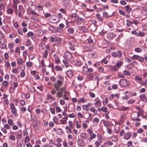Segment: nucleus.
Masks as SVG:
<instances>
[{"instance_id": "obj_8", "label": "nucleus", "mask_w": 147, "mask_h": 147, "mask_svg": "<svg viewBox=\"0 0 147 147\" xmlns=\"http://www.w3.org/2000/svg\"><path fill=\"white\" fill-rule=\"evenodd\" d=\"M94 102L93 103L94 106L98 107H100L101 106V102L100 99L98 97H96L94 99Z\"/></svg>"}, {"instance_id": "obj_61", "label": "nucleus", "mask_w": 147, "mask_h": 147, "mask_svg": "<svg viewBox=\"0 0 147 147\" xmlns=\"http://www.w3.org/2000/svg\"><path fill=\"white\" fill-rule=\"evenodd\" d=\"M76 116V113H72L68 115V116L70 118H75Z\"/></svg>"}, {"instance_id": "obj_37", "label": "nucleus", "mask_w": 147, "mask_h": 147, "mask_svg": "<svg viewBox=\"0 0 147 147\" xmlns=\"http://www.w3.org/2000/svg\"><path fill=\"white\" fill-rule=\"evenodd\" d=\"M67 32L70 34H73L74 33V29L72 28H68Z\"/></svg>"}, {"instance_id": "obj_15", "label": "nucleus", "mask_w": 147, "mask_h": 147, "mask_svg": "<svg viewBox=\"0 0 147 147\" xmlns=\"http://www.w3.org/2000/svg\"><path fill=\"white\" fill-rule=\"evenodd\" d=\"M70 69L69 70H68L66 73L67 76L69 78H71L72 77L73 74V72L71 70L72 68L70 67H68Z\"/></svg>"}, {"instance_id": "obj_55", "label": "nucleus", "mask_w": 147, "mask_h": 147, "mask_svg": "<svg viewBox=\"0 0 147 147\" xmlns=\"http://www.w3.org/2000/svg\"><path fill=\"white\" fill-rule=\"evenodd\" d=\"M5 9V6L3 3L0 4V10H4Z\"/></svg>"}, {"instance_id": "obj_62", "label": "nucleus", "mask_w": 147, "mask_h": 147, "mask_svg": "<svg viewBox=\"0 0 147 147\" xmlns=\"http://www.w3.org/2000/svg\"><path fill=\"white\" fill-rule=\"evenodd\" d=\"M8 123L10 126H11L13 125V121L12 119H9L8 120Z\"/></svg>"}, {"instance_id": "obj_33", "label": "nucleus", "mask_w": 147, "mask_h": 147, "mask_svg": "<svg viewBox=\"0 0 147 147\" xmlns=\"http://www.w3.org/2000/svg\"><path fill=\"white\" fill-rule=\"evenodd\" d=\"M48 51H47V50H45L44 52L43 53V58L46 59L48 57Z\"/></svg>"}, {"instance_id": "obj_10", "label": "nucleus", "mask_w": 147, "mask_h": 147, "mask_svg": "<svg viewBox=\"0 0 147 147\" xmlns=\"http://www.w3.org/2000/svg\"><path fill=\"white\" fill-rule=\"evenodd\" d=\"M62 96L64 100H69V97L70 96L69 92L67 91H64Z\"/></svg>"}, {"instance_id": "obj_56", "label": "nucleus", "mask_w": 147, "mask_h": 147, "mask_svg": "<svg viewBox=\"0 0 147 147\" xmlns=\"http://www.w3.org/2000/svg\"><path fill=\"white\" fill-rule=\"evenodd\" d=\"M126 25L127 26H131L132 24V22L131 21L129 20H126Z\"/></svg>"}, {"instance_id": "obj_16", "label": "nucleus", "mask_w": 147, "mask_h": 147, "mask_svg": "<svg viewBox=\"0 0 147 147\" xmlns=\"http://www.w3.org/2000/svg\"><path fill=\"white\" fill-rule=\"evenodd\" d=\"M131 135L130 133L127 132L126 133L123 137V138L125 140H128L131 137Z\"/></svg>"}, {"instance_id": "obj_63", "label": "nucleus", "mask_w": 147, "mask_h": 147, "mask_svg": "<svg viewBox=\"0 0 147 147\" xmlns=\"http://www.w3.org/2000/svg\"><path fill=\"white\" fill-rule=\"evenodd\" d=\"M119 12L120 14L123 16H124L125 14V12L123 10L121 9H119Z\"/></svg>"}, {"instance_id": "obj_45", "label": "nucleus", "mask_w": 147, "mask_h": 147, "mask_svg": "<svg viewBox=\"0 0 147 147\" xmlns=\"http://www.w3.org/2000/svg\"><path fill=\"white\" fill-rule=\"evenodd\" d=\"M13 26L16 29H17L19 28V25L18 24L17 22H14L13 23Z\"/></svg>"}, {"instance_id": "obj_35", "label": "nucleus", "mask_w": 147, "mask_h": 147, "mask_svg": "<svg viewBox=\"0 0 147 147\" xmlns=\"http://www.w3.org/2000/svg\"><path fill=\"white\" fill-rule=\"evenodd\" d=\"M82 108L86 112L88 111L89 110V107L86 105H83L82 106Z\"/></svg>"}, {"instance_id": "obj_28", "label": "nucleus", "mask_w": 147, "mask_h": 147, "mask_svg": "<svg viewBox=\"0 0 147 147\" xmlns=\"http://www.w3.org/2000/svg\"><path fill=\"white\" fill-rule=\"evenodd\" d=\"M55 42L56 44L58 46H59L61 45V40L59 38H57L55 40Z\"/></svg>"}, {"instance_id": "obj_49", "label": "nucleus", "mask_w": 147, "mask_h": 147, "mask_svg": "<svg viewBox=\"0 0 147 147\" xmlns=\"http://www.w3.org/2000/svg\"><path fill=\"white\" fill-rule=\"evenodd\" d=\"M38 35L40 36H42L44 34L43 31L41 30H39L37 31Z\"/></svg>"}, {"instance_id": "obj_18", "label": "nucleus", "mask_w": 147, "mask_h": 147, "mask_svg": "<svg viewBox=\"0 0 147 147\" xmlns=\"http://www.w3.org/2000/svg\"><path fill=\"white\" fill-rule=\"evenodd\" d=\"M14 45L12 43H10L8 45V47L10 49L12 53L14 51L13 49Z\"/></svg>"}, {"instance_id": "obj_59", "label": "nucleus", "mask_w": 147, "mask_h": 147, "mask_svg": "<svg viewBox=\"0 0 147 147\" xmlns=\"http://www.w3.org/2000/svg\"><path fill=\"white\" fill-rule=\"evenodd\" d=\"M123 74L125 75L130 76L131 75L130 73L128 71L125 70L123 71Z\"/></svg>"}, {"instance_id": "obj_58", "label": "nucleus", "mask_w": 147, "mask_h": 147, "mask_svg": "<svg viewBox=\"0 0 147 147\" xmlns=\"http://www.w3.org/2000/svg\"><path fill=\"white\" fill-rule=\"evenodd\" d=\"M25 73L24 71L22 70L20 72V76L21 78H23L25 76Z\"/></svg>"}, {"instance_id": "obj_44", "label": "nucleus", "mask_w": 147, "mask_h": 147, "mask_svg": "<svg viewBox=\"0 0 147 147\" xmlns=\"http://www.w3.org/2000/svg\"><path fill=\"white\" fill-rule=\"evenodd\" d=\"M40 67H46V65L45 64L44 60L43 59L41 61L40 63Z\"/></svg>"}, {"instance_id": "obj_43", "label": "nucleus", "mask_w": 147, "mask_h": 147, "mask_svg": "<svg viewBox=\"0 0 147 147\" xmlns=\"http://www.w3.org/2000/svg\"><path fill=\"white\" fill-rule=\"evenodd\" d=\"M70 16L72 18H74L76 20L77 18H78V16L76 13H74L70 14Z\"/></svg>"}, {"instance_id": "obj_32", "label": "nucleus", "mask_w": 147, "mask_h": 147, "mask_svg": "<svg viewBox=\"0 0 147 147\" xmlns=\"http://www.w3.org/2000/svg\"><path fill=\"white\" fill-rule=\"evenodd\" d=\"M129 109V107H125L122 106L119 107V109L121 111H126Z\"/></svg>"}, {"instance_id": "obj_57", "label": "nucleus", "mask_w": 147, "mask_h": 147, "mask_svg": "<svg viewBox=\"0 0 147 147\" xmlns=\"http://www.w3.org/2000/svg\"><path fill=\"white\" fill-rule=\"evenodd\" d=\"M96 16L98 20L101 22H102L103 19L100 16V15L99 14H96Z\"/></svg>"}, {"instance_id": "obj_21", "label": "nucleus", "mask_w": 147, "mask_h": 147, "mask_svg": "<svg viewBox=\"0 0 147 147\" xmlns=\"http://www.w3.org/2000/svg\"><path fill=\"white\" fill-rule=\"evenodd\" d=\"M103 123L106 128L109 127V126L111 125V123L108 121H104L103 122Z\"/></svg>"}, {"instance_id": "obj_25", "label": "nucleus", "mask_w": 147, "mask_h": 147, "mask_svg": "<svg viewBox=\"0 0 147 147\" xmlns=\"http://www.w3.org/2000/svg\"><path fill=\"white\" fill-rule=\"evenodd\" d=\"M30 14L32 15H34L35 17H38L40 16L39 14L35 12L34 11L31 10Z\"/></svg>"}, {"instance_id": "obj_60", "label": "nucleus", "mask_w": 147, "mask_h": 147, "mask_svg": "<svg viewBox=\"0 0 147 147\" xmlns=\"http://www.w3.org/2000/svg\"><path fill=\"white\" fill-rule=\"evenodd\" d=\"M4 127L5 129H11V127L10 126V125L8 124H5L4 125Z\"/></svg>"}, {"instance_id": "obj_13", "label": "nucleus", "mask_w": 147, "mask_h": 147, "mask_svg": "<svg viewBox=\"0 0 147 147\" xmlns=\"http://www.w3.org/2000/svg\"><path fill=\"white\" fill-rule=\"evenodd\" d=\"M81 139L82 140H86L88 137V135L86 133H82L80 134Z\"/></svg>"}, {"instance_id": "obj_48", "label": "nucleus", "mask_w": 147, "mask_h": 147, "mask_svg": "<svg viewBox=\"0 0 147 147\" xmlns=\"http://www.w3.org/2000/svg\"><path fill=\"white\" fill-rule=\"evenodd\" d=\"M34 34L33 32H29L26 35V37L27 38H28L30 37H31L32 38V37L33 35Z\"/></svg>"}, {"instance_id": "obj_2", "label": "nucleus", "mask_w": 147, "mask_h": 147, "mask_svg": "<svg viewBox=\"0 0 147 147\" xmlns=\"http://www.w3.org/2000/svg\"><path fill=\"white\" fill-rule=\"evenodd\" d=\"M63 82L60 80H58L56 83L54 84V88L57 90H65V87L61 88L60 87L63 85Z\"/></svg>"}, {"instance_id": "obj_7", "label": "nucleus", "mask_w": 147, "mask_h": 147, "mask_svg": "<svg viewBox=\"0 0 147 147\" xmlns=\"http://www.w3.org/2000/svg\"><path fill=\"white\" fill-rule=\"evenodd\" d=\"M50 20L53 23H57L60 21L59 18L55 15L51 16L50 18Z\"/></svg>"}, {"instance_id": "obj_17", "label": "nucleus", "mask_w": 147, "mask_h": 147, "mask_svg": "<svg viewBox=\"0 0 147 147\" xmlns=\"http://www.w3.org/2000/svg\"><path fill=\"white\" fill-rule=\"evenodd\" d=\"M140 99L142 101H146V100L147 99H146V96L144 94H142L141 95L139 96Z\"/></svg>"}, {"instance_id": "obj_11", "label": "nucleus", "mask_w": 147, "mask_h": 147, "mask_svg": "<svg viewBox=\"0 0 147 147\" xmlns=\"http://www.w3.org/2000/svg\"><path fill=\"white\" fill-rule=\"evenodd\" d=\"M123 62L122 61H118L114 66V70L115 71L117 70L123 64Z\"/></svg>"}, {"instance_id": "obj_9", "label": "nucleus", "mask_w": 147, "mask_h": 147, "mask_svg": "<svg viewBox=\"0 0 147 147\" xmlns=\"http://www.w3.org/2000/svg\"><path fill=\"white\" fill-rule=\"evenodd\" d=\"M19 9L18 11V16L19 17H21V16L23 15L25 12V9L23 8L22 5H20L18 6Z\"/></svg>"}, {"instance_id": "obj_31", "label": "nucleus", "mask_w": 147, "mask_h": 147, "mask_svg": "<svg viewBox=\"0 0 147 147\" xmlns=\"http://www.w3.org/2000/svg\"><path fill=\"white\" fill-rule=\"evenodd\" d=\"M138 108L139 112L135 113L136 115V116L137 117H138L140 114H142V112L143 111V110L142 109L140 108L139 107Z\"/></svg>"}, {"instance_id": "obj_38", "label": "nucleus", "mask_w": 147, "mask_h": 147, "mask_svg": "<svg viewBox=\"0 0 147 147\" xmlns=\"http://www.w3.org/2000/svg\"><path fill=\"white\" fill-rule=\"evenodd\" d=\"M26 66L29 67H32L33 65V63L30 61H28L26 63Z\"/></svg>"}, {"instance_id": "obj_30", "label": "nucleus", "mask_w": 147, "mask_h": 147, "mask_svg": "<svg viewBox=\"0 0 147 147\" xmlns=\"http://www.w3.org/2000/svg\"><path fill=\"white\" fill-rule=\"evenodd\" d=\"M7 13L9 14H11L13 13V11L12 8H7Z\"/></svg>"}, {"instance_id": "obj_34", "label": "nucleus", "mask_w": 147, "mask_h": 147, "mask_svg": "<svg viewBox=\"0 0 147 147\" xmlns=\"http://www.w3.org/2000/svg\"><path fill=\"white\" fill-rule=\"evenodd\" d=\"M17 64L18 65H21L24 63V61L20 58L17 59H16Z\"/></svg>"}, {"instance_id": "obj_41", "label": "nucleus", "mask_w": 147, "mask_h": 147, "mask_svg": "<svg viewBox=\"0 0 147 147\" xmlns=\"http://www.w3.org/2000/svg\"><path fill=\"white\" fill-rule=\"evenodd\" d=\"M57 133L58 135H61L63 134V131L61 129L59 128L57 130Z\"/></svg>"}, {"instance_id": "obj_6", "label": "nucleus", "mask_w": 147, "mask_h": 147, "mask_svg": "<svg viewBox=\"0 0 147 147\" xmlns=\"http://www.w3.org/2000/svg\"><path fill=\"white\" fill-rule=\"evenodd\" d=\"M53 60L57 64H59L61 63L60 57L57 54H55L53 55Z\"/></svg>"}, {"instance_id": "obj_53", "label": "nucleus", "mask_w": 147, "mask_h": 147, "mask_svg": "<svg viewBox=\"0 0 147 147\" xmlns=\"http://www.w3.org/2000/svg\"><path fill=\"white\" fill-rule=\"evenodd\" d=\"M16 30H17L19 34L21 35H23L22 31L21 28H19L18 29H16Z\"/></svg>"}, {"instance_id": "obj_22", "label": "nucleus", "mask_w": 147, "mask_h": 147, "mask_svg": "<svg viewBox=\"0 0 147 147\" xmlns=\"http://www.w3.org/2000/svg\"><path fill=\"white\" fill-rule=\"evenodd\" d=\"M63 90H61V91L58 92L56 94V96L59 98H61L63 96Z\"/></svg>"}, {"instance_id": "obj_27", "label": "nucleus", "mask_w": 147, "mask_h": 147, "mask_svg": "<svg viewBox=\"0 0 147 147\" xmlns=\"http://www.w3.org/2000/svg\"><path fill=\"white\" fill-rule=\"evenodd\" d=\"M46 96L47 99L49 100H52L54 101L55 99V98L51 95L50 94H47Z\"/></svg>"}, {"instance_id": "obj_24", "label": "nucleus", "mask_w": 147, "mask_h": 147, "mask_svg": "<svg viewBox=\"0 0 147 147\" xmlns=\"http://www.w3.org/2000/svg\"><path fill=\"white\" fill-rule=\"evenodd\" d=\"M87 100L85 98H80L78 100V102L80 103H85L87 101Z\"/></svg>"}, {"instance_id": "obj_19", "label": "nucleus", "mask_w": 147, "mask_h": 147, "mask_svg": "<svg viewBox=\"0 0 147 147\" xmlns=\"http://www.w3.org/2000/svg\"><path fill=\"white\" fill-rule=\"evenodd\" d=\"M55 69L57 71H61L63 70V67L61 66L56 65L55 67Z\"/></svg>"}, {"instance_id": "obj_51", "label": "nucleus", "mask_w": 147, "mask_h": 147, "mask_svg": "<svg viewBox=\"0 0 147 147\" xmlns=\"http://www.w3.org/2000/svg\"><path fill=\"white\" fill-rule=\"evenodd\" d=\"M58 78L59 79V80L60 81H64V77L62 76L61 74H59L57 76Z\"/></svg>"}, {"instance_id": "obj_54", "label": "nucleus", "mask_w": 147, "mask_h": 147, "mask_svg": "<svg viewBox=\"0 0 147 147\" xmlns=\"http://www.w3.org/2000/svg\"><path fill=\"white\" fill-rule=\"evenodd\" d=\"M30 140V138L28 136H26L24 138V142L25 143V144L26 143L28 142H29Z\"/></svg>"}, {"instance_id": "obj_47", "label": "nucleus", "mask_w": 147, "mask_h": 147, "mask_svg": "<svg viewBox=\"0 0 147 147\" xmlns=\"http://www.w3.org/2000/svg\"><path fill=\"white\" fill-rule=\"evenodd\" d=\"M107 132L109 134H111L113 132L112 129L109 127L106 128Z\"/></svg>"}, {"instance_id": "obj_20", "label": "nucleus", "mask_w": 147, "mask_h": 147, "mask_svg": "<svg viewBox=\"0 0 147 147\" xmlns=\"http://www.w3.org/2000/svg\"><path fill=\"white\" fill-rule=\"evenodd\" d=\"M78 145L81 146H83L84 145V141L80 139H78Z\"/></svg>"}, {"instance_id": "obj_1", "label": "nucleus", "mask_w": 147, "mask_h": 147, "mask_svg": "<svg viewBox=\"0 0 147 147\" xmlns=\"http://www.w3.org/2000/svg\"><path fill=\"white\" fill-rule=\"evenodd\" d=\"M64 59L62 61L65 67L66 68L69 67L72 68V66L68 63L69 62L72 63L74 60V57L72 54L69 51H66L65 53Z\"/></svg>"}, {"instance_id": "obj_14", "label": "nucleus", "mask_w": 147, "mask_h": 147, "mask_svg": "<svg viewBox=\"0 0 147 147\" xmlns=\"http://www.w3.org/2000/svg\"><path fill=\"white\" fill-rule=\"evenodd\" d=\"M116 37V35L112 33H110L107 35V38L110 40H112L113 38Z\"/></svg>"}, {"instance_id": "obj_46", "label": "nucleus", "mask_w": 147, "mask_h": 147, "mask_svg": "<svg viewBox=\"0 0 147 147\" xmlns=\"http://www.w3.org/2000/svg\"><path fill=\"white\" fill-rule=\"evenodd\" d=\"M125 7L126 8V12L127 13H130L132 10L131 9V8H129V6L128 5H126Z\"/></svg>"}, {"instance_id": "obj_36", "label": "nucleus", "mask_w": 147, "mask_h": 147, "mask_svg": "<svg viewBox=\"0 0 147 147\" xmlns=\"http://www.w3.org/2000/svg\"><path fill=\"white\" fill-rule=\"evenodd\" d=\"M88 68L87 67L84 66L83 67V72L84 74H86L88 72Z\"/></svg>"}, {"instance_id": "obj_23", "label": "nucleus", "mask_w": 147, "mask_h": 147, "mask_svg": "<svg viewBox=\"0 0 147 147\" xmlns=\"http://www.w3.org/2000/svg\"><path fill=\"white\" fill-rule=\"evenodd\" d=\"M134 79L137 82H139L140 83L142 80V78L139 76H136L135 77Z\"/></svg>"}, {"instance_id": "obj_3", "label": "nucleus", "mask_w": 147, "mask_h": 147, "mask_svg": "<svg viewBox=\"0 0 147 147\" xmlns=\"http://www.w3.org/2000/svg\"><path fill=\"white\" fill-rule=\"evenodd\" d=\"M119 84L120 86L122 87L129 86L130 85L129 81L124 78L120 80Z\"/></svg>"}, {"instance_id": "obj_52", "label": "nucleus", "mask_w": 147, "mask_h": 147, "mask_svg": "<svg viewBox=\"0 0 147 147\" xmlns=\"http://www.w3.org/2000/svg\"><path fill=\"white\" fill-rule=\"evenodd\" d=\"M15 52L16 53H18L19 55H20V47H16V49L15 50Z\"/></svg>"}, {"instance_id": "obj_29", "label": "nucleus", "mask_w": 147, "mask_h": 147, "mask_svg": "<svg viewBox=\"0 0 147 147\" xmlns=\"http://www.w3.org/2000/svg\"><path fill=\"white\" fill-rule=\"evenodd\" d=\"M2 85L5 87H7L9 86V83L7 81L5 80L2 82Z\"/></svg>"}, {"instance_id": "obj_12", "label": "nucleus", "mask_w": 147, "mask_h": 147, "mask_svg": "<svg viewBox=\"0 0 147 147\" xmlns=\"http://www.w3.org/2000/svg\"><path fill=\"white\" fill-rule=\"evenodd\" d=\"M73 62V63L76 66H81L83 64L82 61L80 59H76L74 61V60Z\"/></svg>"}, {"instance_id": "obj_4", "label": "nucleus", "mask_w": 147, "mask_h": 147, "mask_svg": "<svg viewBox=\"0 0 147 147\" xmlns=\"http://www.w3.org/2000/svg\"><path fill=\"white\" fill-rule=\"evenodd\" d=\"M66 47L71 51H74L76 48V45L74 42H68L66 44Z\"/></svg>"}, {"instance_id": "obj_50", "label": "nucleus", "mask_w": 147, "mask_h": 147, "mask_svg": "<svg viewBox=\"0 0 147 147\" xmlns=\"http://www.w3.org/2000/svg\"><path fill=\"white\" fill-rule=\"evenodd\" d=\"M20 105L22 106H24L25 104V102L24 100H20L18 101Z\"/></svg>"}, {"instance_id": "obj_39", "label": "nucleus", "mask_w": 147, "mask_h": 147, "mask_svg": "<svg viewBox=\"0 0 147 147\" xmlns=\"http://www.w3.org/2000/svg\"><path fill=\"white\" fill-rule=\"evenodd\" d=\"M99 121V119L98 118L95 117L92 121V123H93L98 124Z\"/></svg>"}, {"instance_id": "obj_40", "label": "nucleus", "mask_w": 147, "mask_h": 147, "mask_svg": "<svg viewBox=\"0 0 147 147\" xmlns=\"http://www.w3.org/2000/svg\"><path fill=\"white\" fill-rule=\"evenodd\" d=\"M134 51L135 52L137 53L141 52L142 51V49L138 47L135 48L134 49Z\"/></svg>"}, {"instance_id": "obj_5", "label": "nucleus", "mask_w": 147, "mask_h": 147, "mask_svg": "<svg viewBox=\"0 0 147 147\" xmlns=\"http://www.w3.org/2000/svg\"><path fill=\"white\" fill-rule=\"evenodd\" d=\"M10 106L11 113L15 116L17 117L18 116V114L17 113V110L14 105L13 103H11Z\"/></svg>"}, {"instance_id": "obj_64", "label": "nucleus", "mask_w": 147, "mask_h": 147, "mask_svg": "<svg viewBox=\"0 0 147 147\" xmlns=\"http://www.w3.org/2000/svg\"><path fill=\"white\" fill-rule=\"evenodd\" d=\"M125 130L122 129L120 131V135L121 137L123 136L125 134Z\"/></svg>"}, {"instance_id": "obj_42", "label": "nucleus", "mask_w": 147, "mask_h": 147, "mask_svg": "<svg viewBox=\"0 0 147 147\" xmlns=\"http://www.w3.org/2000/svg\"><path fill=\"white\" fill-rule=\"evenodd\" d=\"M102 111L105 113H109V112L107 111V107H102Z\"/></svg>"}, {"instance_id": "obj_26", "label": "nucleus", "mask_w": 147, "mask_h": 147, "mask_svg": "<svg viewBox=\"0 0 147 147\" xmlns=\"http://www.w3.org/2000/svg\"><path fill=\"white\" fill-rule=\"evenodd\" d=\"M90 111L91 112H92L94 115L97 114V110L95 109L93 107H91L90 108Z\"/></svg>"}]
</instances>
